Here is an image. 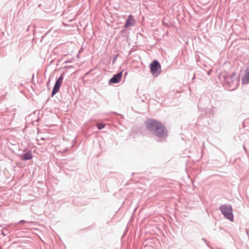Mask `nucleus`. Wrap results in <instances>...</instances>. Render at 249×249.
Wrapping results in <instances>:
<instances>
[{
  "label": "nucleus",
  "instance_id": "1",
  "mask_svg": "<svg viewBox=\"0 0 249 249\" xmlns=\"http://www.w3.org/2000/svg\"><path fill=\"white\" fill-rule=\"evenodd\" d=\"M146 130L158 138V142H163L168 135V132L165 125L157 120L148 118L144 122Z\"/></svg>",
  "mask_w": 249,
  "mask_h": 249
},
{
  "label": "nucleus",
  "instance_id": "2",
  "mask_svg": "<svg viewBox=\"0 0 249 249\" xmlns=\"http://www.w3.org/2000/svg\"><path fill=\"white\" fill-rule=\"evenodd\" d=\"M219 77L223 79L227 86L229 87L233 88V89H234L233 87H236L237 83L238 82L237 74L235 72L230 74L228 72L224 71L220 73Z\"/></svg>",
  "mask_w": 249,
  "mask_h": 249
},
{
  "label": "nucleus",
  "instance_id": "3",
  "mask_svg": "<svg viewBox=\"0 0 249 249\" xmlns=\"http://www.w3.org/2000/svg\"><path fill=\"white\" fill-rule=\"evenodd\" d=\"M219 211L224 217L232 222L234 220L232 208L231 205L223 204L219 207Z\"/></svg>",
  "mask_w": 249,
  "mask_h": 249
},
{
  "label": "nucleus",
  "instance_id": "4",
  "mask_svg": "<svg viewBox=\"0 0 249 249\" xmlns=\"http://www.w3.org/2000/svg\"><path fill=\"white\" fill-rule=\"evenodd\" d=\"M149 68L151 73L155 77L158 76L161 72V65L157 59L152 61L149 65Z\"/></svg>",
  "mask_w": 249,
  "mask_h": 249
},
{
  "label": "nucleus",
  "instance_id": "5",
  "mask_svg": "<svg viewBox=\"0 0 249 249\" xmlns=\"http://www.w3.org/2000/svg\"><path fill=\"white\" fill-rule=\"evenodd\" d=\"M64 78V73H62L60 74V75L56 79L54 85L53 87L52 93L51 96L53 97L55 95L58 91H59L60 88L62 84L63 79Z\"/></svg>",
  "mask_w": 249,
  "mask_h": 249
},
{
  "label": "nucleus",
  "instance_id": "6",
  "mask_svg": "<svg viewBox=\"0 0 249 249\" xmlns=\"http://www.w3.org/2000/svg\"><path fill=\"white\" fill-rule=\"evenodd\" d=\"M123 71L124 70H122L117 73L114 74L108 81L109 85L119 83L121 80Z\"/></svg>",
  "mask_w": 249,
  "mask_h": 249
},
{
  "label": "nucleus",
  "instance_id": "7",
  "mask_svg": "<svg viewBox=\"0 0 249 249\" xmlns=\"http://www.w3.org/2000/svg\"><path fill=\"white\" fill-rule=\"evenodd\" d=\"M135 20L133 18V17L132 16V15H129L125 22V23L124 25V29H126L130 27L133 26L135 25Z\"/></svg>",
  "mask_w": 249,
  "mask_h": 249
},
{
  "label": "nucleus",
  "instance_id": "8",
  "mask_svg": "<svg viewBox=\"0 0 249 249\" xmlns=\"http://www.w3.org/2000/svg\"><path fill=\"white\" fill-rule=\"evenodd\" d=\"M20 159L22 160L26 161L28 160H30L33 159V155L31 152V150H29L26 152L24 151V153L21 154L19 155Z\"/></svg>",
  "mask_w": 249,
  "mask_h": 249
},
{
  "label": "nucleus",
  "instance_id": "9",
  "mask_svg": "<svg viewBox=\"0 0 249 249\" xmlns=\"http://www.w3.org/2000/svg\"><path fill=\"white\" fill-rule=\"evenodd\" d=\"M241 80L244 85L249 84V66L246 69L245 75L242 77Z\"/></svg>",
  "mask_w": 249,
  "mask_h": 249
},
{
  "label": "nucleus",
  "instance_id": "10",
  "mask_svg": "<svg viewBox=\"0 0 249 249\" xmlns=\"http://www.w3.org/2000/svg\"><path fill=\"white\" fill-rule=\"evenodd\" d=\"M95 126L98 129L101 130L105 127V124L103 123H97L96 124Z\"/></svg>",
  "mask_w": 249,
  "mask_h": 249
},
{
  "label": "nucleus",
  "instance_id": "11",
  "mask_svg": "<svg viewBox=\"0 0 249 249\" xmlns=\"http://www.w3.org/2000/svg\"><path fill=\"white\" fill-rule=\"evenodd\" d=\"M24 223H29L32 225H34L35 223V222H26L24 220H21L19 221L17 224H22Z\"/></svg>",
  "mask_w": 249,
  "mask_h": 249
},
{
  "label": "nucleus",
  "instance_id": "12",
  "mask_svg": "<svg viewBox=\"0 0 249 249\" xmlns=\"http://www.w3.org/2000/svg\"><path fill=\"white\" fill-rule=\"evenodd\" d=\"M118 56L119 54H116L113 56L112 59V64H114L115 63L116 60L118 58Z\"/></svg>",
  "mask_w": 249,
  "mask_h": 249
},
{
  "label": "nucleus",
  "instance_id": "13",
  "mask_svg": "<svg viewBox=\"0 0 249 249\" xmlns=\"http://www.w3.org/2000/svg\"><path fill=\"white\" fill-rule=\"evenodd\" d=\"M112 113L113 114H114L116 115L120 116L121 117V118H124L123 115L122 114H119V113H118L115 112H112Z\"/></svg>",
  "mask_w": 249,
  "mask_h": 249
},
{
  "label": "nucleus",
  "instance_id": "14",
  "mask_svg": "<svg viewBox=\"0 0 249 249\" xmlns=\"http://www.w3.org/2000/svg\"><path fill=\"white\" fill-rule=\"evenodd\" d=\"M3 230H6L7 231L8 230L6 228H3V230L1 231V234L3 235V236H6V234H5L4 232H3Z\"/></svg>",
  "mask_w": 249,
  "mask_h": 249
},
{
  "label": "nucleus",
  "instance_id": "15",
  "mask_svg": "<svg viewBox=\"0 0 249 249\" xmlns=\"http://www.w3.org/2000/svg\"><path fill=\"white\" fill-rule=\"evenodd\" d=\"M49 32H50V31H48L45 34H44L43 36H42L41 37V39H43L46 36V35L49 33Z\"/></svg>",
  "mask_w": 249,
  "mask_h": 249
},
{
  "label": "nucleus",
  "instance_id": "16",
  "mask_svg": "<svg viewBox=\"0 0 249 249\" xmlns=\"http://www.w3.org/2000/svg\"><path fill=\"white\" fill-rule=\"evenodd\" d=\"M202 240L204 241L205 243H207V240L205 239L204 238H202Z\"/></svg>",
  "mask_w": 249,
  "mask_h": 249
},
{
  "label": "nucleus",
  "instance_id": "17",
  "mask_svg": "<svg viewBox=\"0 0 249 249\" xmlns=\"http://www.w3.org/2000/svg\"><path fill=\"white\" fill-rule=\"evenodd\" d=\"M124 31H125V29L124 28L121 31L120 33L122 34L124 32Z\"/></svg>",
  "mask_w": 249,
  "mask_h": 249
},
{
  "label": "nucleus",
  "instance_id": "18",
  "mask_svg": "<svg viewBox=\"0 0 249 249\" xmlns=\"http://www.w3.org/2000/svg\"><path fill=\"white\" fill-rule=\"evenodd\" d=\"M205 243L206 244V245L208 247H210V245L207 241V243Z\"/></svg>",
  "mask_w": 249,
  "mask_h": 249
},
{
  "label": "nucleus",
  "instance_id": "19",
  "mask_svg": "<svg viewBox=\"0 0 249 249\" xmlns=\"http://www.w3.org/2000/svg\"><path fill=\"white\" fill-rule=\"evenodd\" d=\"M127 74V72H125L124 73V75L126 76Z\"/></svg>",
  "mask_w": 249,
  "mask_h": 249
},
{
  "label": "nucleus",
  "instance_id": "20",
  "mask_svg": "<svg viewBox=\"0 0 249 249\" xmlns=\"http://www.w3.org/2000/svg\"><path fill=\"white\" fill-rule=\"evenodd\" d=\"M211 71H212V70H210V71H209V72H208V74H209L211 73Z\"/></svg>",
  "mask_w": 249,
  "mask_h": 249
},
{
  "label": "nucleus",
  "instance_id": "21",
  "mask_svg": "<svg viewBox=\"0 0 249 249\" xmlns=\"http://www.w3.org/2000/svg\"><path fill=\"white\" fill-rule=\"evenodd\" d=\"M163 24H164V25H165L166 26H168V24H165V23L164 22H163Z\"/></svg>",
  "mask_w": 249,
  "mask_h": 249
}]
</instances>
